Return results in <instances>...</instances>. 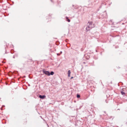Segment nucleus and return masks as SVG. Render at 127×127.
Returning <instances> with one entry per match:
<instances>
[{"label": "nucleus", "mask_w": 127, "mask_h": 127, "mask_svg": "<svg viewBox=\"0 0 127 127\" xmlns=\"http://www.w3.org/2000/svg\"><path fill=\"white\" fill-rule=\"evenodd\" d=\"M67 19L68 18L67 17H66V18Z\"/></svg>", "instance_id": "13"}, {"label": "nucleus", "mask_w": 127, "mask_h": 127, "mask_svg": "<svg viewBox=\"0 0 127 127\" xmlns=\"http://www.w3.org/2000/svg\"><path fill=\"white\" fill-rule=\"evenodd\" d=\"M71 73L70 71V70H69L68 71V76L69 77L70 76V74Z\"/></svg>", "instance_id": "5"}, {"label": "nucleus", "mask_w": 127, "mask_h": 127, "mask_svg": "<svg viewBox=\"0 0 127 127\" xmlns=\"http://www.w3.org/2000/svg\"><path fill=\"white\" fill-rule=\"evenodd\" d=\"M54 74V72L53 71H52L51 72L50 75L51 74V75H53Z\"/></svg>", "instance_id": "7"}, {"label": "nucleus", "mask_w": 127, "mask_h": 127, "mask_svg": "<svg viewBox=\"0 0 127 127\" xmlns=\"http://www.w3.org/2000/svg\"><path fill=\"white\" fill-rule=\"evenodd\" d=\"M73 78V77H72L71 78V79H72Z\"/></svg>", "instance_id": "11"}, {"label": "nucleus", "mask_w": 127, "mask_h": 127, "mask_svg": "<svg viewBox=\"0 0 127 127\" xmlns=\"http://www.w3.org/2000/svg\"><path fill=\"white\" fill-rule=\"evenodd\" d=\"M91 28H89V27L88 26V27L86 28V30L87 31H89Z\"/></svg>", "instance_id": "4"}, {"label": "nucleus", "mask_w": 127, "mask_h": 127, "mask_svg": "<svg viewBox=\"0 0 127 127\" xmlns=\"http://www.w3.org/2000/svg\"><path fill=\"white\" fill-rule=\"evenodd\" d=\"M39 97L40 98H41V99H44V98H45L46 97V96L45 95H40L39 96Z\"/></svg>", "instance_id": "3"}, {"label": "nucleus", "mask_w": 127, "mask_h": 127, "mask_svg": "<svg viewBox=\"0 0 127 127\" xmlns=\"http://www.w3.org/2000/svg\"><path fill=\"white\" fill-rule=\"evenodd\" d=\"M67 21L68 22H69L70 21V20L69 19H67Z\"/></svg>", "instance_id": "9"}, {"label": "nucleus", "mask_w": 127, "mask_h": 127, "mask_svg": "<svg viewBox=\"0 0 127 127\" xmlns=\"http://www.w3.org/2000/svg\"><path fill=\"white\" fill-rule=\"evenodd\" d=\"M80 95H77V98H79L80 97Z\"/></svg>", "instance_id": "8"}, {"label": "nucleus", "mask_w": 127, "mask_h": 127, "mask_svg": "<svg viewBox=\"0 0 127 127\" xmlns=\"http://www.w3.org/2000/svg\"><path fill=\"white\" fill-rule=\"evenodd\" d=\"M57 55H60L59 54H57Z\"/></svg>", "instance_id": "10"}, {"label": "nucleus", "mask_w": 127, "mask_h": 127, "mask_svg": "<svg viewBox=\"0 0 127 127\" xmlns=\"http://www.w3.org/2000/svg\"><path fill=\"white\" fill-rule=\"evenodd\" d=\"M43 71L45 74L46 75H47L48 76H49L50 75V73L48 71H45L44 70H43Z\"/></svg>", "instance_id": "1"}, {"label": "nucleus", "mask_w": 127, "mask_h": 127, "mask_svg": "<svg viewBox=\"0 0 127 127\" xmlns=\"http://www.w3.org/2000/svg\"><path fill=\"white\" fill-rule=\"evenodd\" d=\"M121 94L123 95H125V93L122 91H121Z\"/></svg>", "instance_id": "6"}, {"label": "nucleus", "mask_w": 127, "mask_h": 127, "mask_svg": "<svg viewBox=\"0 0 127 127\" xmlns=\"http://www.w3.org/2000/svg\"><path fill=\"white\" fill-rule=\"evenodd\" d=\"M92 22H89L87 24V26H88L89 27V28H91L92 27H93L92 26Z\"/></svg>", "instance_id": "2"}, {"label": "nucleus", "mask_w": 127, "mask_h": 127, "mask_svg": "<svg viewBox=\"0 0 127 127\" xmlns=\"http://www.w3.org/2000/svg\"><path fill=\"white\" fill-rule=\"evenodd\" d=\"M62 53V52H61V53Z\"/></svg>", "instance_id": "12"}]
</instances>
